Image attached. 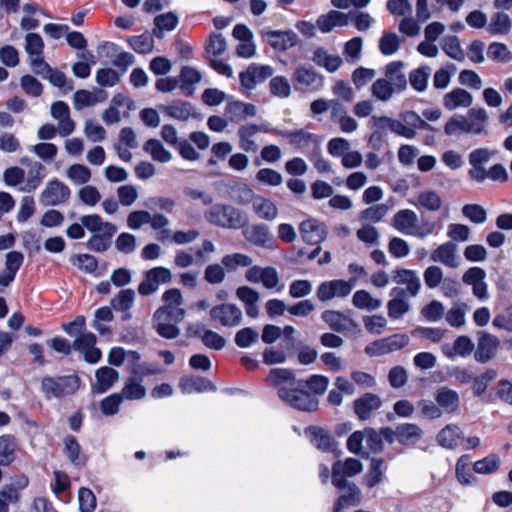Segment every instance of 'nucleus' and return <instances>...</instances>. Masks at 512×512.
I'll use <instances>...</instances> for the list:
<instances>
[{"label": "nucleus", "instance_id": "obj_49", "mask_svg": "<svg viewBox=\"0 0 512 512\" xmlns=\"http://www.w3.org/2000/svg\"><path fill=\"white\" fill-rule=\"evenodd\" d=\"M352 303L356 308L366 311H374L382 306V301L373 297L366 290L356 291L353 295Z\"/></svg>", "mask_w": 512, "mask_h": 512}, {"label": "nucleus", "instance_id": "obj_1", "mask_svg": "<svg viewBox=\"0 0 512 512\" xmlns=\"http://www.w3.org/2000/svg\"><path fill=\"white\" fill-rule=\"evenodd\" d=\"M268 382L277 390L279 398L288 406L301 411H315L318 400L303 388L308 387L315 394L322 395L328 388L329 379L323 375H313L305 382L297 381L291 370L284 368L272 369Z\"/></svg>", "mask_w": 512, "mask_h": 512}, {"label": "nucleus", "instance_id": "obj_14", "mask_svg": "<svg viewBox=\"0 0 512 512\" xmlns=\"http://www.w3.org/2000/svg\"><path fill=\"white\" fill-rule=\"evenodd\" d=\"M70 188L58 179L50 180L40 195L44 205L56 206L66 202L70 197Z\"/></svg>", "mask_w": 512, "mask_h": 512}, {"label": "nucleus", "instance_id": "obj_58", "mask_svg": "<svg viewBox=\"0 0 512 512\" xmlns=\"http://www.w3.org/2000/svg\"><path fill=\"white\" fill-rule=\"evenodd\" d=\"M271 94L280 99H286L291 96L292 88L288 79L284 76H275L269 82Z\"/></svg>", "mask_w": 512, "mask_h": 512}, {"label": "nucleus", "instance_id": "obj_46", "mask_svg": "<svg viewBox=\"0 0 512 512\" xmlns=\"http://www.w3.org/2000/svg\"><path fill=\"white\" fill-rule=\"evenodd\" d=\"M197 330L194 331L195 336L199 337L202 343L210 349L221 350L224 348L226 341L217 332L205 328L203 325H197Z\"/></svg>", "mask_w": 512, "mask_h": 512}, {"label": "nucleus", "instance_id": "obj_63", "mask_svg": "<svg viewBox=\"0 0 512 512\" xmlns=\"http://www.w3.org/2000/svg\"><path fill=\"white\" fill-rule=\"evenodd\" d=\"M444 131L448 136L468 134V127L464 115L455 114L450 117L445 124Z\"/></svg>", "mask_w": 512, "mask_h": 512}, {"label": "nucleus", "instance_id": "obj_43", "mask_svg": "<svg viewBox=\"0 0 512 512\" xmlns=\"http://www.w3.org/2000/svg\"><path fill=\"white\" fill-rule=\"evenodd\" d=\"M415 204L426 211L437 212L442 208L443 201L438 192L432 189H425L418 193Z\"/></svg>", "mask_w": 512, "mask_h": 512}, {"label": "nucleus", "instance_id": "obj_61", "mask_svg": "<svg viewBox=\"0 0 512 512\" xmlns=\"http://www.w3.org/2000/svg\"><path fill=\"white\" fill-rule=\"evenodd\" d=\"M77 197L82 204L94 207L100 202L101 193L97 187L87 183L77 191Z\"/></svg>", "mask_w": 512, "mask_h": 512}, {"label": "nucleus", "instance_id": "obj_29", "mask_svg": "<svg viewBox=\"0 0 512 512\" xmlns=\"http://www.w3.org/2000/svg\"><path fill=\"white\" fill-rule=\"evenodd\" d=\"M252 209L258 218L266 221L276 220L279 214L278 207L272 200L259 195L253 198Z\"/></svg>", "mask_w": 512, "mask_h": 512}, {"label": "nucleus", "instance_id": "obj_30", "mask_svg": "<svg viewBox=\"0 0 512 512\" xmlns=\"http://www.w3.org/2000/svg\"><path fill=\"white\" fill-rule=\"evenodd\" d=\"M512 30V19L504 11H496L488 20L487 32L492 35L505 36Z\"/></svg>", "mask_w": 512, "mask_h": 512}, {"label": "nucleus", "instance_id": "obj_26", "mask_svg": "<svg viewBox=\"0 0 512 512\" xmlns=\"http://www.w3.org/2000/svg\"><path fill=\"white\" fill-rule=\"evenodd\" d=\"M349 15L337 10H331L317 19V27L323 33H329L336 27H344L349 24Z\"/></svg>", "mask_w": 512, "mask_h": 512}, {"label": "nucleus", "instance_id": "obj_38", "mask_svg": "<svg viewBox=\"0 0 512 512\" xmlns=\"http://www.w3.org/2000/svg\"><path fill=\"white\" fill-rule=\"evenodd\" d=\"M44 66L45 67L36 68L33 72L42 75L56 87L62 88L67 91H71L73 89L72 82L67 80L64 73L52 69L46 62L44 63Z\"/></svg>", "mask_w": 512, "mask_h": 512}, {"label": "nucleus", "instance_id": "obj_34", "mask_svg": "<svg viewBox=\"0 0 512 512\" xmlns=\"http://www.w3.org/2000/svg\"><path fill=\"white\" fill-rule=\"evenodd\" d=\"M135 358L128 360L127 370L131 373L130 377H141L159 374L161 369L155 363L142 362L141 356L134 351Z\"/></svg>", "mask_w": 512, "mask_h": 512}, {"label": "nucleus", "instance_id": "obj_13", "mask_svg": "<svg viewBox=\"0 0 512 512\" xmlns=\"http://www.w3.org/2000/svg\"><path fill=\"white\" fill-rule=\"evenodd\" d=\"M243 237L251 244L266 248L274 249V237L270 232L268 226L262 223L248 225V223L242 227Z\"/></svg>", "mask_w": 512, "mask_h": 512}, {"label": "nucleus", "instance_id": "obj_23", "mask_svg": "<svg viewBox=\"0 0 512 512\" xmlns=\"http://www.w3.org/2000/svg\"><path fill=\"white\" fill-rule=\"evenodd\" d=\"M473 95L463 88H454L443 96V105L452 111L459 108H468L473 103Z\"/></svg>", "mask_w": 512, "mask_h": 512}, {"label": "nucleus", "instance_id": "obj_18", "mask_svg": "<svg viewBox=\"0 0 512 512\" xmlns=\"http://www.w3.org/2000/svg\"><path fill=\"white\" fill-rule=\"evenodd\" d=\"M382 405L380 396L373 393H365L353 401V409L356 416L366 421L371 418Z\"/></svg>", "mask_w": 512, "mask_h": 512}, {"label": "nucleus", "instance_id": "obj_39", "mask_svg": "<svg viewBox=\"0 0 512 512\" xmlns=\"http://www.w3.org/2000/svg\"><path fill=\"white\" fill-rule=\"evenodd\" d=\"M435 399L442 409V412L451 413L458 409L459 395L456 391L448 387L438 389Z\"/></svg>", "mask_w": 512, "mask_h": 512}, {"label": "nucleus", "instance_id": "obj_9", "mask_svg": "<svg viewBox=\"0 0 512 512\" xmlns=\"http://www.w3.org/2000/svg\"><path fill=\"white\" fill-rule=\"evenodd\" d=\"M296 87L317 91L323 86V77L316 70L304 64L297 65L292 74Z\"/></svg>", "mask_w": 512, "mask_h": 512}, {"label": "nucleus", "instance_id": "obj_2", "mask_svg": "<svg viewBox=\"0 0 512 512\" xmlns=\"http://www.w3.org/2000/svg\"><path fill=\"white\" fill-rule=\"evenodd\" d=\"M389 432V429H384L379 433L372 428L355 431L347 440V449L356 455L378 453L383 449L382 434L387 437Z\"/></svg>", "mask_w": 512, "mask_h": 512}, {"label": "nucleus", "instance_id": "obj_6", "mask_svg": "<svg viewBox=\"0 0 512 512\" xmlns=\"http://www.w3.org/2000/svg\"><path fill=\"white\" fill-rule=\"evenodd\" d=\"M356 285V279L349 280H331L322 282L317 289V298L321 302L329 301L333 298H344L348 296Z\"/></svg>", "mask_w": 512, "mask_h": 512}, {"label": "nucleus", "instance_id": "obj_50", "mask_svg": "<svg viewBox=\"0 0 512 512\" xmlns=\"http://www.w3.org/2000/svg\"><path fill=\"white\" fill-rule=\"evenodd\" d=\"M17 443L10 435L0 436V465L7 466L16 458Z\"/></svg>", "mask_w": 512, "mask_h": 512}, {"label": "nucleus", "instance_id": "obj_52", "mask_svg": "<svg viewBox=\"0 0 512 512\" xmlns=\"http://www.w3.org/2000/svg\"><path fill=\"white\" fill-rule=\"evenodd\" d=\"M422 436L421 429L416 424H403L396 430L397 441L401 444L408 445L417 442Z\"/></svg>", "mask_w": 512, "mask_h": 512}, {"label": "nucleus", "instance_id": "obj_56", "mask_svg": "<svg viewBox=\"0 0 512 512\" xmlns=\"http://www.w3.org/2000/svg\"><path fill=\"white\" fill-rule=\"evenodd\" d=\"M144 149L149 153L154 161L167 163L172 159V154L165 149L163 144L157 139H150L145 143Z\"/></svg>", "mask_w": 512, "mask_h": 512}, {"label": "nucleus", "instance_id": "obj_64", "mask_svg": "<svg viewBox=\"0 0 512 512\" xmlns=\"http://www.w3.org/2000/svg\"><path fill=\"white\" fill-rule=\"evenodd\" d=\"M180 80L181 88L186 91L187 94H191L193 92V86L200 82L201 74L197 69L185 66L181 70Z\"/></svg>", "mask_w": 512, "mask_h": 512}, {"label": "nucleus", "instance_id": "obj_55", "mask_svg": "<svg viewBox=\"0 0 512 512\" xmlns=\"http://www.w3.org/2000/svg\"><path fill=\"white\" fill-rule=\"evenodd\" d=\"M384 473L383 461L379 458H372L369 470L364 477L366 486L373 488L380 484L384 479Z\"/></svg>", "mask_w": 512, "mask_h": 512}, {"label": "nucleus", "instance_id": "obj_25", "mask_svg": "<svg viewBox=\"0 0 512 512\" xmlns=\"http://www.w3.org/2000/svg\"><path fill=\"white\" fill-rule=\"evenodd\" d=\"M468 127V134L479 135L484 130L488 123L489 116L487 111L482 107L470 108L466 115H464Z\"/></svg>", "mask_w": 512, "mask_h": 512}, {"label": "nucleus", "instance_id": "obj_31", "mask_svg": "<svg viewBox=\"0 0 512 512\" xmlns=\"http://www.w3.org/2000/svg\"><path fill=\"white\" fill-rule=\"evenodd\" d=\"M498 346L499 340L497 337L488 333H481L475 353L476 360L481 363L489 361L495 355Z\"/></svg>", "mask_w": 512, "mask_h": 512}, {"label": "nucleus", "instance_id": "obj_44", "mask_svg": "<svg viewBox=\"0 0 512 512\" xmlns=\"http://www.w3.org/2000/svg\"><path fill=\"white\" fill-rule=\"evenodd\" d=\"M170 318L162 316L159 319L157 314H153L152 325L159 336L166 339H175L180 335L179 327L174 323H171Z\"/></svg>", "mask_w": 512, "mask_h": 512}, {"label": "nucleus", "instance_id": "obj_59", "mask_svg": "<svg viewBox=\"0 0 512 512\" xmlns=\"http://www.w3.org/2000/svg\"><path fill=\"white\" fill-rule=\"evenodd\" d=\"M469 464H470V457L468 455H462L456 463V467H455L456 477H457V480L462 485H473L475 483V477L468 469Z\"/></svg>", "mask_w": 512, "mask_h": 512}, {"label": "nucleus", "instance_id": "obj_54", "mask_svg": "<svg viewBox=\"0 0 512 512\" xmlns=\"http://www.w3.org/2000/svg\"><path fill=\"white\" fill-rule=\"evenodd\" d=\"M431 69L429 66H420L409 74V82L412 88L418 92H424L428 87Z\"/></svg>", "mask_w": 512, "mask_h": 512}, {"label": "nucleus", "instance_id": "obj_16", "mask_svg": "<svg viewBox=\"0 0 512 512\" xmlns=\"http://www.w3.org/2000/svg\"><path fill=\"white\" fill-rule=\"evenodd\" d=\"M393 281L402 288L404 295L416 297L421 289V280L416 271L411 269H397L393 271Z\"/></svg>", "mask_w": 512, "mask_h": 512}, {"label": "nucleus", "instance_id": "obj_10", "mask_svg": "<svg viewBox=\"0 0 512 512\" xmlns=\"http://www.w3.org/2000/svg\"><path fill=\"white\" fill-rule=\"evenodd\" d=\"M363 470L362 463L355 458H347L344 462L337 461L332 466V483L337 488L346 486L347 477H353Z\"/></svg>", "mask_w": 512, "mask_h": 512}, {"label": "nucleus", "instance_id": "obj_36", "mask_svg": "<svg viewBox=\"0 0 512 512\" xmlns=\"http://www.w3.org/2000/svg\"><path fill=\"white\" fill-rule=\"evenodd\" d=\"M179 386L182 392L186 394L216 390L212 382L200 376L183 377L180 380Z\"/></svg>", "mask_w": 512, "mask_h": 512}, {"label": "nucleus", "instance_id": "obj_27", "mask_svg": "<svg viewBox=\"0 0 512 512\" xmlns=\"http://www.w3.org/2000/svg\"><path fill=\"white\" fill-rule=\"evenodd\" d=\"M431 260L440 262L451 268L459 266L460 258L456 252V246L451 242H446L438 246L431 254Z\"/></svg>", "mask_w": 512, "mask_h": 512}, {"label": "nucleus", "instance_id": "obj_41", "mask_svg": "<svg viewBox=\"0 0 512 512\" xmlns=\"http://www.w3.org/2000/svg\"><path fill=\"white\" fill-rule=\"evenodd\" d=\"M65 176L73 185L83 186L90 182L92 172L86 165L75 163L67 167Z\"/></svg>", "mask_w": 512, "mask_h": 512}, {"label": "nucleus", "instance_id": "obj_51", "mask_svg": "<svg viewBox=\"0 0 512 512\" xmlns=\"http://www.w3.org/2000/svg\"><path fill=\"white\" fill-rule=\"evenodd\" d=\"M311 442L313 445L324 452L334 451L336 442L330 434L320 428H311L310 430Z\"/></svg>", "mask_w": 512, "mask_h": 512}, {"label": "nucleus", "instance_id": "obj_7", "mask_svg": "<svg viewBox=\"0 0 512 512\" xmlns=\"http://www.w3.org/2000/svg\"><path fill=\"white\" fill-rule=\"evenodd\" d=\"M392 226L404 235H415L418 237H425L433 232L434 226H431L426 232L416 231L418 224L417 214L410 209L399 210L392 218Z\"/></svg>", "mask_w": 512, "mask_h": 512}, {"label": "nucleus", "instance_id": "obj_62", "mask_svg": "<svg viewBox=\"0 0 512 512\" xmlns=\"http://www.w3.org/2000/svg\"><path fill=\"white\" fill-rule=\"evenodd\" d=\"M371 93L378 100L386 102L392 98L396 90L388 80L379 78L372 84Z\"/></svg>", "mask_w": 512, "mask_h": 512}, {"label": "nucleus", "instance_id": "obj_40", "mask_svg": "<svg viewBox=\"0 0 512 512\" xmlns=\"http://www.w3.org/2000/svg\"><path fill=\"white\" fill-rule=\"evenodd\" d=\"M344 488L346 491L339 497L334 512L355 507L361 503V491L356 485L347 483Z\"/></svg>", "mask_w": 512, "mask_h": 512}, {"label": "nucleus", "instance_id": "obj_24", "mask_svg": "<svg viewBox=\"0 0 512 512\" xmlns=\"http://www.w3.org/2000/svg\"><path fill=\"white\" fill-rule=\"evenodd\" d=\"M390 296L392 298L387 304L388 315L393 319L401 318L410 309L408 296L404 295L402 287L399 286L391 289Z\"/></svg>", "mask_w": 512, "mask_h": 512}, {"label": "nucleus", "instance_id": "obj_33", "mask_svg": "<svg viewBox=\"0 0 512 512\" xmlns=\"http://www.w3.org/2000/svg\"><path fill=\"white\" fill-rule=\"evenodd\" d=\"M403 63L401 61H394L386 66L385 80L395 87L396 93H401L407 88V79L403 72Z\"/></svg>", "mask_w": 512, "mask_h": 512}, {"label": "nucleus", "instance_id": "obj_20", "mask_svg": "<svg viewBox=\"0 0 512 512\" xmlns=\"http://www.w3.org/2000/svg\"><path fill=\"white\" fill-rule=\"evenodd\" d=\"M96 337L91 332L81 333L73 342V347L84 355L89 363H97L101 358V351L95 347Z\"/></svg>", "mask_w": 512, "mask_h": 512}, {"label": "nucleus", "instance_id": "obj_53", "mask_svg": "<svg viewBox=\"0 0 512 512\" xmlns=\"http://www.w3.org/2000/svg\"><path fill=\"white\" fill-rule=\"evenodd\" d=\"M222 265L228 272H235L239 268H246L252 265L253 259L244 253L227 254L222 258Z\"/></svg>", "mask_w": 512, "mask_h": 512}, {"label": "nucleus", "instance_id": "obj_57", "mask_svg": "<svg viewBox=\"0 0 512 512\" xmlns=\"http://www.w3.org/2000/svg\"><path fill=\"white\" fill-rule=\"evenodd\" d=\"M64 454L75 466H81L85 462V458L80 454V445L74 436L69 435L64 438Z\"/></svg>", "mask_w": 512, "mask_h": 512}, {"label": "nucleus", "instance_id": "obj_37", "mask_svg": "<svg viewBox=\"0 0 512 512\" xmlns=\"http://www.w3.org/2000/svg\"><path fill=\"white\" fill-rule=\"evenodd\" d=\"M321 317L332 330L337 332L346 331L354 325L353 320L349 316L336 310H326L322 313Z\"/></svg>", "mask_w": 512, "mask_h": 512}, {"label": "nucleus", "instance_id": "obj_11", "mask_svg": "<svg viewBox=\"0 0 512 512\" xmlns=\"http://www.w3.org/2000/svg\"><path fill=\"white\" fill-rule=\"evenodd\" d=\"M172 275L165 267H155L146 272L144 280L138 286V292L143 296L155 293L161 284L169 283Z\"/></svg>", "mask_w": 512, "mask_h": 512}, {"label": "nucleus", "instance_id": "obj_19", "mask_svg": "<svg viewBox=\"0 0 512 512\" xmlns=\"http://www.w3.org/2000/svg\"><path fill=\"white\" fill-rule=\"evenodd\" d=\"M51 116L57 121L58 133L66 137L75 130V123L70 117L68 105L63 101H57L51 106Z\"/></svg>", "mask_w": 512, "mask_h": 512}, {"label": "nucleus", "instance_id": "obj_48", "mask_svg": "<svg viewBox=\"0 0 512 512\" xmlns=\"http://www.w3.org/2000/svg\"><path fill=\"white\" fill-rule=\"evenodd\" d=\"M312 59L315 64L325 68L330 73L337 71L342 64V59L338 55L329 54L323 48L316 49Z\"/></svg>", "mask_w": 512, "mask_h": 512}, {"label": "nucleus", "instance_id": "obj_28", "mask_svg": "<svg viewBox=\"0 0 512 512\" xmlns=\"http://www.w3.org/2000/svg\"><path fill=\"white\" fill-rule=\"evenodd\" d=\"M84 228L95 234H102L106 238H110L117 231V228L109 223L104 222L102 218L97 214H90L82 216L80 219Z\"/></svg>", "mask_w": 512, "mask_h": 512}, {"label": "nucleus", "instance_id": "obj_21", "mask_svg": "<svg viewBox=\"0 0 512 512\" xmlns=\"http://www.w3.org/2000/svg\"><path fill=\"white\" fill-rule=\"evenodd\" d=\"M299 232L304 242L319 244L326 238L325 225L316 219H308L300 223Z\"/></svg>", "mask_w": 512, "mask_h": 512}, {"label": "nucleus", "instance_id": "obj_22", "mask_svg": "<svg viewBox=\"0 0 512 512\" xmlns=\"http://www.w3.org/2000/svg\"><path fill=\"white\" fill-rule=\"evenodd\" d=\"M264 37L278 51L288 50L298 43V36L293 31H266Z\"/></svg>", "mask_w": 512, "mask_h": 512}, {"label": "nucleus", "instance_id": "obj_5", "mask_svg": "<svg viewBox=\"0 0 512 512\" xmlns=\"http://www.w3.org/2000/svg\"><path fill=\"white\" fill-rule=\"evenodd\" d=\"M164 305L154 313L159 319L162 316L170 318L175 323H180L186 317V310L182 307L184 299L182 292L177 288L166 290L162 295Z\"/></svg>", "mask_w": 512, "mask_h": 512}, {"label": "nucleus", "instance_id": "obj_45", "mask_svg": "<svg viewBox=\"0 0 512 512\" xmlns=\"http://www.w3.org/2000/svg\"><path fill=\"white\" fill-rule=\"evenodd\" d=\"M178 23L179 19L174 13L167 12L160 14L154 19L155 28L153 30V34L157 38L161 39L164 37L166 32L176 29Z\"/></svg>", "mask_w": 512, "mask_h": 512}, {"label": "nucleus", "instance_id": "obj_15", "mask_svg": "<svg viewBox=\"0 0 512 512\" xmlns=\"http://www.w3.org/2000/svg\"><path fill=\"white\" fill-rule=\"evenodd\" d=\"M265 126L246 124L238 129L239 148L247 153H255L258 151L260 145L258 142V134L260 132H267Z\"/></svg>", "mask_w": 512, "mask_h": 512}, {"label": "nucleus", "instance_id": "obj_4", "mask_svg": "<svg viewBox=\"0 0 512 512\" xmlns=\"http://www.w3.org/2000/svg\"><path fill=\"white\" fill-rule=\"evenodd\" d=\"M80 386V379L76 375L58 377H44L41 382V391L45 398H62L74 394Z\"/></svg>", "mask_w": 512, "mask_h": 512}, {"label": "nucleus", "instance_id": "obj_12", "mask_svg": "<svg viewBox=\"0 0 512 512\" xmlns=\"http://www.w3.org/2000/svg\"><path fill=\"white\" fill-rule=\"evenodd\" d=\"M274 69L270 65L250 64L247 69L239 74L241 86L246 90L254 89L258 84L271 77Z\"/></svg>", "mask_w": 512, "mask_h": 512}, {"label": "nucleus", "instance_id": "obj_17", "mask_svg": "<svg viewBox=\"0 0 512 512\" xmlns=\"http://www.w3.org/2000/svg\"><path fill=\"white\" fill-rule=\"evenodd\" d=\"M43 50L44 42L39 34L28 33L25 36V51L28 55L29 63L33 71L36 68L45 67Z\"/></svg>", "mask_w": 512, "mask_h": 512}, {"label": "nucleus", "instance_id": "obj_3", "mask_svg": "<svg viewBox=\"0 0 512 512\" xmlns=\"http://www.w3.org/2000/svg\"><path fill=\"white\" fill-rule=\"evenodd\" d=\"M207 222L225 229H240L248 223L245 212L227 204H215L205 213Z\"/></svg>", "mask_w": 512, "mask_h": 512}, {"label": "nucleus", "instance_id": "obj_35", "mask_svg": "<svg viewBox=\"0 0 512 512\" xmlns=\"http://www.w3.org/2000/svg\"><path fill=\"white\" fill-rule=\"evenodd\" d=\"M123 399L126 400H141L146 397L147 390L144 385L143 378L141 377H128L120 392Z\"/></svg>", "mask_w": 512, "mask_h": 512}, {"label": "nucleus", "instance_id": "obj_60", "mask_svg": "<svg viewBox=\"0 0 512 512\" xmlns=\"http://www.w3.org/2000/svg\"><path fill=\"white\" fill-rule=\"evenodd\" d=\"M442 50L448 57L456 61L461 62L465 59V53L462 50L460 41L456 36H446L442 41Z\"/></svg>", "mask_w": 512, "mask_h": 512}, {"label": "nucleus", "instance_id": "obj_32", "mask_svg": "<svg viewBox=\"0 0 512 512\" xmlns=\"http://www.w3.org/2000/svg\"><path fill=\"white\" fill-rule=\"evenodd\" d=\"M95 379L93 390L98 394H102L119 380V373L115 369L105 366L96 370Z\"/></svg>", "mask_w": 512, "mask_h": 512}, {"label": "nucleus", "instance_id": "obj_47", "mask_svg": "<svg viewBox=\"0 0 512 512\" xmlns=\"http://www.w3.org/2000/svg\"><path fill=\"white\" fill-rule=\"evenodd\" d=\"M45 167L40 162H33L30 164V169L24 184L19 187L22 192L34 191L42 182L44 178Z\"/></svg>", "mask_w": 512, "mask_h": 512}, {"label": "nucleus", "instance_id": "obj_42", "mask_svg": "<svg viewBox=\"0 0 512 512\" xmlns=\"http://www.w3.org/2000/svg\"><path fill=\"white\" fill-rule=\"evenodd\" d=\"M462 435L463 433L457 425L449 424L440 430L437 435V442L444 448L455 449Z\"/></svg>", "mask_w": 512, "mask_h": 512}, {"label": "nucleus", "instance_id": "obj_8", "mask_svg": "<svg viewBox=\"0 0 512 512\" xmlns=\"http://www.w3.org/2000/svg\"><path fill=\"white\" fill-rule=\"evenodd\" d=\"M209 315L212 322L224 327L238 326L243 320L241 309L232 303H223L212 307Z\"/></svg>", "mask_w": 512, "mask_h": 512}]
</instances>
